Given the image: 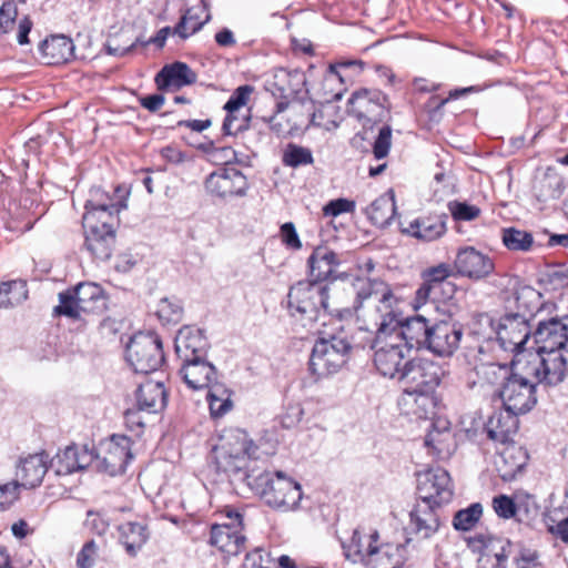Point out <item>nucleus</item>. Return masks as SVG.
Instances as JSON below:
<instances>
[{"mask_svg":"<svg viewBox=\"0 0 568 568\" xmlns=\"http://www.w3.org/2000/svg\"><path fill=\"white\" fill-rule=\"evenodd\" d=\"M132 458L130 439L126 436L114 435L109 440L100 443L91 466L98 471L115 476L124 473Z\"/></svg>","mask_w":568,"mask_h":568,"instance_id":"obj_13","label":"nucleus"},{"mask_svg":"<svg viewBox=\"0 0 568 568\" xmlns=\"http://www.w3.org/2000/svg\"><path fill=\"white\" fill-rule=\"evenodd\" d=\"M427 453L437 460L448 459L456 450L455 434L447 419L438 418L425 436Z\"/></svg>","mask_w":568,"mask_h":568,"instance_id":"obj_27","label":"nucleus"},{"mask_svg":"<svg viewBox=\"0 0 568 568\" xmlns=\"http://www.w3.org/2000/svg\"><path fill=\"white\" fill-rule=\"evenodd\" d=\"M400 405L406 408L407 414L426 419L435 413L436 400L434 392H403Z\"/></svg>","mask_w":568,"mask_h":568,"instance_id":"obj_40","label":"nucleus"},{"mask_svg":"<svg viewBox=\"0 0 568 568\" xmlns=\"http://www.w3.org/2000/svg\"><path fill=\"white\" fill-rule=\"evenodd\" d=\"M95 219L93 214H83L82 226L85 248L99 261L110 258L115 244V225L118 219L102 213Z\"/></svg>","mask_w":568,"mask_h":568,"instance_id":"obj_8","label":"nucleus"},{"mask_svg":"<svg viewBox=\"0 0 568 568\" xmlns=\"http://www.w3.org/2000/svg\"><path fill=\"white\" fill-rule=\"evenodd\" d=\"M447 103L448 102L446 98H440L437 94H433L423 104L422 110L430 122L439 123L444 118V108Z\"/></svg>","mask_w":568,"mask_h":568,"instance_id":"obj_62","label":"nucleus"},{"mask_svg":"<svg viewBox=\"0 0 568 568\" xmlns=\"http://www.w3.org/2000/svg\"><path fill=\"white\" fill-rule=\"evenodd\" d=\"M447 222V213H430L415 219L407 227L400 229V232L422 242H433L445 235Z\"/></svg>","mask_w":568,"mask_h":568,"instance_id":"obj_29","label":"nucleus"},{"mask_svg":"<svg viewBox=\"0 0 568 568\" xmlns=\"http://www.w3.org/2000/svg\"><path fill=\"white\" fill-rule=\"evenodd\" d=\"M387 313H392L398 322L393 329L388 331L389 333L398 335L403 342H406L409 351L413 347L417 349L425 348L434 318L426 317L422 314L403 318L396 307L392 311H387Z\"/></svg>","mask_w":568,"mask_h":568,"instance_id":"obj_23","label":"nucleus"},{"mask_svg":"<svg viewBox=\"0 0 568 568\" xmlns=\"http://www.w3.org/2000/svg\"><path fill=\"white\" fill-rule=\"evenodd\" d=\"M390 101L379 89L361 88L355 90L347 101V112L363 126L364 131L390 118Z\"/></svg>","mask_w":568,"mask_h":568,"instance_id":"obj_6","label":"nucleus"},{"mask_svg":"<svg viewBox=\"0 0 568 568\" xmlns=\"http://www.w3.org/2000/svg\"><path fill=\"white\" fill-rule=\"evenodd\" d=\"M536 387V383L515 373L510 381L497 388L496 395L501 399L504 407L518 414H526L537 404Z\"/></svg>","mask_w":568,"mask_h":568,"instance_id":"obj_15","label":"nucleus"},{"mask_svg":"<svg viewBox=\"0 0 568 568\" xmlns=\"http://www.w3.org/2000/svg\"><path fill=\"white\" fill-rule=\"evenodd\" d=\"M397 323L395 316L392 315V313H387L379 316L376 331L364 326H356L349 331L341 327L338 332L342 338L348 344L351 355L354 351L365 349L366 347L375 351L379 341L384 338V335L389 329H393Z\"/></svg>","mask_w":568,"mask_h":568,"instance_id":"obj_21","label":"nucleus"},{"mask_svg":"<svg viewBox=\"0 0 568 568\" xmlns=\"http://www.w3.org/2000/svg\"><path fill=\"white\" fill-rule=\"evenodd\" d=\"M500 240L503 245L510 252L528 253L531 252L536 245L531 232L515 226L501 229Z\"/></svg>","mask_w":568,"mask_h":568,"instance_id":"obj_42","label":"nucleus"},{"mask_svg":"<svg viewBox=\"0 0 568 568\" xmlns=\"http://www.w3.org/2000/svg\"><path fill=\"white\" fill-rule=\"evenodd\" d=\"M516 518L519 521H529L538 516L539 505L531 495H525L516 501Z\"/></svg>","mask_w":568,"mask_h":568,"instance_id":"obj_60","label":"nucleus"},{"mask_svg":"<svg viewBox=\"0 0 568 568\" xmlns=\"http://www.w3.org/2000/svg\"><path fill=\"white\" fill-rule=\"evenodd\" d=\"M355 301L354 308L358 310L363 303L369 298H374L378 305L376 306L379 316L387 314L398 304V298L394 295L389 285L381 280H372L367 277L356 278L354 283Z\"/></svg>","mask_w":568,"mask_h":568,"instance_id":"obj_24","label":"nucleus"},{"mask_svg":"<svg viewBox=\"0 0 568 568\" xmlns=\"http://www.w3.org/2000/svg\"><path fill=\"white\" fill-rule=\"evenodd\" d=\"M210 18L211 16L207 13L205 19L201 20L200 14L194 8L187 9L172 32L178 34L181 39H187L200 31L203 26L209 22Z\"/></svg>","mask_w":568,"mask_h":568,"instance_id":"obj_48","label":"nucleus"},{"mask_svg":"<svg viewBox=\"0 0 568 568\" xmlns=\"http://www.w3.org/2000/svg\"><path fill=\"white\" fill-rule=\"evenodd\" d=\"M70 291L78 300V307L84 313H93L104 306L103 290L95 283H80Z\"/></svg>","mask_w":568,"mask_h":568,"instance_id":"obj_41","label":"nucleus"},{"mask_svg":"<svg viewBox=\"0 0 568 568\" xmlns=\"http://www.w3.org/2000/svg\"><path fill=\"white\" fill-rule=\"evenodd\" d=\"M483 516L480 503H473L464 509L456 511L453 518V527L458 531L471 530Z\"/></svg>","mask_w":568,"mask_h":568,"instance_id":"obj_51","label":"nucleus"},{"mask_svg":"<svg viewBox=\"0 0 568 568\" xmlns=\"http://www.w3.org/2000/svg\"><path fill=\"white\" fill-rule=\"evenodd\" d=\"M94 462V450L88 446L71 445L60 450L52 460L57 475L65 476L90 467Z\"/></svg>","mask_w":568,"mask_h":568,"instance_id":"obj_30","label":"nucleus"},{"mask_svg":"<svg viewBox=\"0 0 568 568\" xmlns=\"http://www.w3.org/2000/svg\"><path fill=\"white\" fill-rule=\"evenodd\" d=\"M481 374L488 384L500 388L506 382L510 381L515 373L506 364L489 363L481 366Z\"/></svg>","mask_w":568,"mask_h":568,"instance_id":"obj_52","label":"nucleus"},{"mask_svg":"<svg viewBox=\"0 0 568 568\" xmlns=\"http://www.w3.org/2000/svg\"><path fill=\"white\" fill-rule=\"evenodd\" d=\"M118 534L125 552L131 557L138 556L142 548V524L131 520L122 523L118 526Z\"/></svg>","mask_w":568,"mask_h":568,"instance_id":"obj_43","label":"nucleus"},{"mask_svg":"<svg viewBox=\"0 0 568 568\" xmlns=\"http://www.w3.org/2000/svg\"><path fill=\"white\" fill-rule=\"evenodd\" d=\"M206 192L219 199L244 196L248 190L246 176L236 168H221L212 172L204 182Z\"/></svg>","mask_w":568,"mask_h":568,"instance_id":"obj_19","label":"nucleus"},{"mask_svg":"<svg viewBox=\"0 0 568 568\" xmlns=\"http://www.w3.org/2000/svg\"><path fill=\"white\" fill-rule=\"evenodd\" d=\"M565 189L564 181L557 175H546L535 185L536 197L540 202L557 200Z\"/></svg>","mask_w":568,"mask_h":568,"instance_id":"obj_50","label":"nucleus"},{"mask_svg":"<svg viewBox=\"0 0 568 568\" xmlns=\"http://www.w3.org/2000/svg\"><path fill=\"white\" fill-rule=\"evenodd\" d=\"M246 484L273 509L294 510L303 497L301 485L283 471L263 470L246 476Z\"/></svg>","mask_w":568,"mask_h":568,"instance_id":"obj_2","label":"nucleus"},{"mask_svg":"<svg viewBox=\"0 0 568 568\" xmlns=\"http://www.w3.org/2000/svg\"><path fill=\"white\" fill-rule=\"evenodd\" d=\"M250 112L243 116H240L235 111L226 112L222 124V132L224 135H236L250 128Z\"/></svg>","mask_w":568,"mask_h":568,"instance_id":"obj_57","label":"nucleus"},{"mask_svg":"<svg viewBox=\"0 0 568 568\" xmlns=\"http://www.w3.org/2000/svg\"><path fill=\"white\" fill-rule=\"evenodd\" d=\"M288 110L290 116L287 119L290 123L288 132L298 131L302 128L308 129L310 126H320L316 123L317 111L314 100L310 97L308 90H304L303 94L297 98H292L290 101L281 100L275 105L274 114L268 119L264 118V121L270 124L272 131L277 135L283 134L285 131L281 123L275 122L276 115Z\"/></svg>","mask_w":568,"mask_h":568,"instance_id":"obj_11","label":"nucleus"},{"mask_svg":"<svg viewBox=\"0 0 568 568\" xmlns=\"http://www.w3.org/2000/svg\"><path fill=\"white\" fill-rule=\"evenodd\" d=\"M174 348L181 361L206 357L209 342L202 329L185 325L179 329L175 336Z\"/></svg>","mask_w":568,"mask_h":568,"instance_id":"obj_32","label":"nucleus"},{"mask_svg":"<svg viewBox=\"0 0 568 568\" xmlns=\"http://www.w3.org/2000/svg\"><path fill=\"white\" fill-rule=\"evenodd\" d=\"M454 270L459 276L480 281L494 273L495 262L474 246H463L457 250Z\"/></svg>","mask_w":568,"mask_h":568,"instance_id":"obj_20","label":"nucleus"},{"mask_svg":"<svg viewBox=\"0 0 568 568\" xmlns=\"http://www.w3.org/2000/svg\"><path fill=\"white\" fill-rule=\"evenodd\" d=\"M446 375L445 367L429 358L415 357L405 361L398 382L403 392H435Z\"/></svg>","mask_w":568,"mask_h":568,"instance_id":"obj_10","label":"nucleus"},{"mask_svg":"<svg viewBox=\"0 0 568 568\" xmlns=\"http://www.w3.org/2000/svg\"><path fill=\"white\" fill-rule=\"evenodd\" d=\"M392 146V128L388 124L383 125L373 143V154L375 159L382 160L389 153Z\"/></svg>","mask_w":568,"mask_h":568,"instance_id":"obj_63","label":"nucleus"},{"mask_svg":"<svg viewBox=\"0 0 568 568\" xmlns=\"http://www.w3.org/2000/svg\"><path fill=\"white\" fill-rule=\"evenodd\" d=\"M539 283L547 291H559L568 286V272L561 267H548L541 273Z\"/></svg>","mask_w":568,"mask_h":568,"instance_id":"obj_53","label":"nucleus"},{"mask_svg":"<svg viewBox=\"0 0 568 568\" xmlns=\"http://www.w3.org/2000/svg\"><path fill=\"white\" fill-rule=\"evenodd\" d=\"M526 359L531 365V374L537 378L538 384L557 386L564 382L567 374V358L564 353L538 354L531 351Z\"/></svg>","mask_w":568,"mask_h":568,"instance_id":"obj_17","label":"nucleus"},{"mask_svg":"<svg viewBox=\"0 0 568 568\" xmlns=\"http://www.w3.org/2000/svg\"><path fill=\"white\" fill-rule=\"evenodd\" d=\"M128 194L129 190L125 186H118L112 195L101 187L94 186L89 191V197L84 204V214L91 213L97 217L106 213L118 219V213L126 207L125 197Z\"/></svg>","mask_w":568,"mask_h":568,"instance_id":"obj_26","label":"nucleus"},{"mask_svg":"<svg viewBox=\"0 0 568 568\" xmlns=\"http://www.w3.org/2000/svg\"><path fill=\"white\" fill-rule=\"evenodd\" d=\"M328 285H320L305 280L293 284L287 293L288 314L303 323V326L311 325L323 315L342 314L331 308Z\"/></svg>","mask_w":568,"mask_h":568,"instance_id":"obj_3","label":"nucleus"},{"mask_svg":"<svg viewBox=\"0 0 568 568\" xmlns=\"http://www.w3.org/2000/svg\"><path fill=\"white\" fill-rule=\"evenodd\" d=\"M144 412L160 414L168 406L169 393L165 383L169 375L161 368L165 365V354L161 336L154 331L144 332Z\"/></svg>","mask_w":568,"mask_h":568,"instance_id":"obj_1","label":"nucleus"},{"mask_svg":"<svg viewBox=\"0 0 568 568\" xmlns=\"http://www.w3.org/2000/svg\"><path fill=\"white\" fill-rule=\"evenodd\" d=\"M180 375L194 390L211 388L216 382V368L206 357H192L182 361Z\"/></svg>","mask_w":568,"mask_h":568,"instance_id":"obj_28","label":"nucleus"},{"mask_svg":"<svg viewBox=\"0 0 568 568\" xmlns=\"http://www.w3.org/2000/svg\"><path fill=\"white\" fill-rule=\"evenodd\" d=\"M242 568H277L271 554L263 548H255L245 555Z\"/></svg>","mask_w":568,"mask_h":568,"instance_id":"obj_58","label":"nucleus"},{"mask_svg":"<svg viewBox=\"0 0 568 568\" xmlns=\"http://www.w3.org/2000/svg\"><path fill=\"white\" fill-rule=\"evenodd\" d=\"M59 302L60 304L54 307V313L58 315L78 320L84 313L78 307V300L70 290L59 293Z\"/></svg>","mask_w":568,"mask_h":568,"instance_id":"obj_56","label":"nucleus"},{"mask_svg":"<svg viewBox=\"0 0 568 568\" xmlns=\"http://www.w3.org/2000/svg\"><path fill=\"white\" fill-rule=\"evenodd\" d=\"M463 326L448 316L434 318L425 349L439 357H452L459 348Z\"/></svg>","mask_w":568,"mask_h":568,"instance_id":"obj_14","label":"nucleus"},{"mask_svg":"<svg viewBox=\"0 0 568 568\" xmlns=\"http://www.w3.org/2000/svg\"><path fill=\"white\" fill-rule=\"evenodd\" d=\"M518 413L507 407L493 413L485 424L487 437L496 443L507 444L513 442L519 427Z\"/></svg>","mask_w":568,"mask_h":568,"instance_id":"obj_33","label":"nucleus"},{"mask_svg":"<svg viewBox=\"0 0 568 568\" xmlns=\"http://www.w3.org/2000/svg\"><path fill=\"white\" fill-rule=\"evenodd\" d=\"M455 273L454 265L447 263H440L436 266H432L422 273V278L437 286L443 291L445 285L453 286L446 280Z\"/></svg>","mask_w":568,"mask_h":568,"instance_id":"obj_54","label":"nucleus"},{"mask_svg":"<svg viewBox=\"0 0 568 568\" xmlns=\"http://www.w3.org/2000/svg\"><path fill=\"white\" fill-rule=\"evenodd\" d=\"M378 539L377 530L369 534L368 557L364 565L367 568H402L405 561V547L393 542L378 545Z\"/></svg>","mask_w":568,"mask_h":568,"instance_id":"obj_25","label":"nucleus"},{"mask_svg":"<svg viewBox=\"0 0 568 568\" xmlns=\"http://www.w3.org/2000/svg\"><path fill=\"white\" fill-rule=\"evenodd\" d=\"M368 541L369 536L366 537L359 528H355L351 539L342 542L345 559L354 564H365V559L368 557Z\"/></svg>","mask_w":568,"mask_h":568,"instance_id":"obj_44","label":"nucleus"},{"mask_svg":"<svg viewBox=\"0 0 568 568\" xmlns=\"http://www.w3.org/2000/svg\"><path fill=\"white\" fill-rule=\"evenodd\" d=\"M273 79V85L284 100L303 94V88L306 85L305 73L298 69L280 68L274 72Z\"/></svg>","mask_w":568,"mask_h":568,"instance_id":"obj_38","label":"nucleus"},{"mask_svg":"<svg viewBox=\"0 0 568 568\" xmlns=\"http://www.w3.org/2000/svg\"><path fill=\"white\" fill-rule=\"evenodd\" d=\"M21 487L13 479L8 483H0V511L9 509L20 497Z\"/></svg>","mask_w":568,"mask_h":568,"instance_id":"obj_64","label":"nucleus"},{"mask_svg":"<svg viewBox=\"0 0 568 568\" xmlns=\"http://www.w3.org/2000/svg\"><path fill=\"white\" fill-rule=\"evenodd\" d=\"M435 503L420 501L410 511V525L415 534L423 538H430L440 526L438 509Z\"/></svg>","mask_w":568,"mask_h":568,"instance_id":"obj_36","label":"nucleus"},{"mask_svg":"<svg viewBox=\"0 0 568 568\" xmlns=\"http://www.w3.org/2000/svg\"><path fill=\"white\" fill-rule=\"evenodd\" d=\"M282 163L284 166L296 169L313 164L314 158L311 149L288 143L283 150Z\"/></svg>","mask_w":568,"mask_h":568,"instance_id":"obj_49","label":"nucleus"},{"mask_svg":"<svg viewBox=\"0 0 568 568\" xmlns=\"http://www.w3.org/2000/svg\"><path fill=\"white\" fill-rule=\"evenodd\" d=\"M28 297L27 283L22 280L0 282V308L13 307Z\"/></svg>","mask_w":568,"mask_h":568,"instance_id":"obj_45","label":"nucleus"},{"mask_svg":"<svg viewBox=\"0 0 568 568\" xmlns=\"http://www.w3.org/2000/svg\"><path fill=\"white\" fill-rule=\"evenodd\" d=\"M369 222L381 229L388 226L397 213L395 192L388 189L364 210Z\"/></svg>","mask_w":568,"mask_h":568,"instance_id":"obj_37","label":"nucleus"},{"mask_svg":"<svg viewBox=\"0 0 568 568\" xmlns=\"http://www.w3.org/2000/svg\"><path fill=\"white\" fill-rule=\"evenodd\" d=\"M535 352L568 353V315L539 321L532 333Z\"/></svg>","mask_w":568,"mask_h":568,"instance_id":"obj_16","label":"nucleus"},{"mask_svg":"<svg viewBox=\"0 0 568 568\" xmlns=\"http://www.w3.org/2000/svg\"><path fill=\"white\" fill-rule=\"evenodd\" d=\"M197 80L196 73L185 63L175 61L165 64L155 75V83L159 90L181 89L194 84Z\"/></svg>","mask_w":568,"mask_h":568,"instance_id":"obj_35","label":"nucleus"},{"mask_svg":"<svg viewBox=\"0 0 568 568\" xmlns=\"http://www.w3.org/2000/svg\"><path fill=\"white\" fill-rule=\"evenodd\" d=\"M496 460V468L503 481H511L521 475L528 464L529 455L525 447L514 442L504 444Z\"/></svg>","mask_w":568,"mask_h":568,"instance_id":"obj_31","label":"nucleus"},{"mask_svg":"<svg viewBox=\"0 0 568 568\" xmlns=\"http://www.w3.org/2000/svg\"><path fill=\"white\" fill-rule=\"evenodd\" d=\"M349 357V346L337 331L315 341L308 361V371L315 381H318L336 374Z\"/></svg>","mask_w":568,"mask_h":568,"instance_id":"obj_4","label":"nucleus"},{"mask_svg":"<svg viewBox=\"0 0 568 568\" xmlns=\"http://www.w3.org/2000/svg\"><path fill=\"white\" fill-rule=\"evenodd\" d=\"M409 347L398 335L387 332L374 352V365L381 375L399 379L404 361L409 356Z\"/></svg>","mask_w":568,"mask_h":568,"instance_id":"obj_12","label":"nucleus"},{"mask_svg":"<svg viewBox=\"0 0 568 568\" xmlns=\"http://www.w3.org/2000/svg\"><path fill=\"white\" fill-rule=\"evenodd\" d=\"M221 514H223L229 521L211 525L207 544L226 556H237L245 549L246 544V537L242 532L244 528V516L239 509L232 506H225L221 510Z\"/></svg>","mask_w":568,"mask_h":568,"instance_id":"obj_9","label":"nucleus"},{"mask_svg":"<svg viewBox=\"0 0 568 568\" xmlns=\"http://www.w3.org/2000/svg\"><path fill=\"white\" fill-rule=\"evenodd\" d=\"M40 50L48 64H61L73 57L74 45L70 38L59 34L44 40Z\"/></svg>","mask_w":568,"mask_h":568,"instance_id":"obj_39","label":"nucleus"},{"mask_svg":"<svg viewBox=\"0 0 568 568\" xmlns=\"http://www.w3.org/2000/svg\"><path fill=\"white\" fill-rule=\"evenodd\" d=\"M183 314L182 303L176 298L169 297L161 298L154 312V315L163 326L179 324L183 318Z\"/></svg>","mask_w":568,"mask_h":568,"instance_id":"obj_46","label":"nucleus"},{"mask_svg":"<svg viewBox=\"0 0 568 568\" xmlns=\"http://www.w3.org/2000/svg\"><path fill=\"white\" fill-rule=\"evenodd\" d=\"M341 264L339 254L327 246L318 245L307 257V278L305 281L320 285H325V282H335L341 277L337 273V267Z\"/></svg>","mask_w":568,"mask_h":568,"instance_id":"obj_22","label":"nucleus"},{"mask_svg":"<svg viewBox=\"0 0 568 568\" xmlns=\"http://www.w3.org/2000/svg\"><path fill=\"white\" fill-rule=\"evenodd\" d=\"M534 317V315L527 316L526 313L509 312L497 321L495 335L499 346L513 353L518 363L530 352L525 348V345L534 333L530 324Z\"/></svg>","mask_w":568,"mask_h":568,"instance_id":"obj_7","label":"nucleus"},{"mask_svg":"<svg viewBox=\"0 0 568 568\" xmlns=\"http://www.w3.org/2000/svg\"><path fill=\"white\" fill-rule=\"evenodd\" d=\"M417 493L420 501L447 504L453 498V487L448 471L442 467L429 468L417 478Z\"/></svg>","mask_w":568,"mask_h":568,"instance_id":"obj_18","label":"nucleus"},{"mask_svg":"<svg viewBox=\"0 0 568 568\" xmlns=\"http://www.w3.org/2000/svg\"><path fill=\"white\" fill-rule=\"evenodd\" d=\"M439 290L434 284L429 283L428 281L423 280V283L415 292V303L414 308L417 311L423 305H426L427 303H430L435 306V303L438 300L439 296Z\"/></svg>","mask_w":568,"mask_h":568,"instance_id":"obj_59","label":"nucleus"},{"mask_svg":"<svg viewBox=\"0 0 568 568\" xmlns=\"http://www.w3.org/2000/svg\"><path fill=\"white\" fill-rule=\"evenodd\" d=\"M253 91L254 87L251 84L237 87L224 104L223 109L229 113L233 111L239 112L240 109L247 103Z\"/></svg>","mask_w":568,"mask_h":568,"instance_id":"obj_61","label":"nucleus"},{"mask_svg":"<svg viewBox=\"0 0 568 568\" xmlns=\"http://www.w3.org/2000/svg\"><path fill=\"white\" fill-rule=\"evenodd\" d=\"M447 207L455 221L470 222L476 220L481 213L478 206L457 200L449 201Z\"/></svg>","mask_w":568,"mask_h":568,"instance_id":"obj_55","label":"nucleus"},{"mask_svg":"<svg viewBox=\"0 0 568 568\" xmlns=\"http://www.w3.org/2000/svg\"><path fill=\"white\" fill-rule=\"evenodd\" d=\"M47 471V456L44 454H32L19 460L14 480L21 488L32 489L42 483Z\"/></svg>","mask_w":568,"mask_h":568,"instance_id":"obj_34","label":"nucleus"},{"mask_svg":"<svg viewBox=\"0 0 568 568\" xmlns=\"http://www.w3.org/2000/svg\"><path fill=\"white\" fill-rule=\"evenodd\" d=\"M232 438L235 443H229L230 448L225 444L214 448L213 465L217 473H223L229 477H239L246 483V476L255 470L247 469V458H257L255 455L257 446L248 438L247 433L236 429L232 432Z\"/></svg>","mask_w":568,"mask_h":568,"instance_id":"obj_5","label":"nucleus"},{"mask_svg":"<svg viewBox=\"0 0 568 568\" xmlns=\"http://www.w3.org/2000/svg\"><path fill=\"white\" fill-rule=\"evenodd\" d=\"M206 398L213 418L224 416L232 408V400L230 399L227 390L217 383L209 388Z\"/></svg>","mask_w":568,"mask_h":568,"instance_id":"obj_47","label":"nucleus"}]
</instances>
